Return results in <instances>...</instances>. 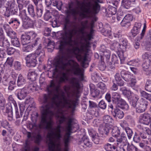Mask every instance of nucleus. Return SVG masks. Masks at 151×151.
Wrapping results in <instances>:
<instances>
[{
  "label": "nucleus",
  "instance_id": "62",
  "mask_svg": "<svg viewBox=\"0 0 151 151\" xmlns=\"http://www.w3.org/2000/svg\"><path fill=\"white\" fill-rule=\"evenodd\" d=\"M13 61V60L12 58H7L6 62L10 67H12V66Z\"/></svg>",
  "mask_w": 151,
  "mask_h": 151
},
{
  "label": "nucleus",
  "instance_id": "16",
  "mask_svg": "<svg viewBox=\"0 0 151 151\" xmlns=\"http://www.w3.org/2000/svg\"><path fill=\"white\" fill-rule=\"evenodd\" d=\"M112 114L115 118H118L121 119L124 116V114L123 111L118 108H115L114 110L111 111Z\"/></svg>",
  "mask_w": 151,
  "mask_h": 151
},
{
  "label": "nucleus",
  "instance_id": "11",
  "mask_svg": "<svg viewBox=\"0 0 151 151\" xmlns=\"http://www.w3.org/2000/svg\"><path fill=\"white\" fill-rule=\"evenodd\" d=\"M133 19V16L130 14H127L123 18L121 24L123 27H128L131 25L130 22Z\"/></svg>",
  "mask_w": 151,
  "mask_h": 151
},
{
  "label": "nucleus",
  "instance_id": "17",
  "mask_svg": "<svg viewBox=\"0 0 151 151\" xmlns=\"http://www.w3.org/2000/svg\"><path fill=\"white\" fill-rule=\"evenodd\" d=\"M150 61L147 60L142 64L143 70L145 72V74L148 75L151 73V71L150 70Z\"/></svg>",
  "mask_w": 151,
  "mask_h": 151
},
{
  "label": "nucleus",
  "instance_id": "61",
  "mask_svg": "<svg viewBox=\"0 0 151 151\" xmlns=\"http://www.w3.org/2000/svg\"><path fill=\"white\" fill-rule=\"evenodd\" d=\"M43 21L41 19H39L35 22V26L37 28H40L41 27Z\"/></svg>",
  "mask_w": 151,
  "mask_h": 151
},
{
  "label": "nucleus",
  "instance_id": "28",
  "mask_svg": "<svg viewBox=\"0 0 151 151\" xmlns=\"http://www.w3.org/2000/svg\"><path fill=\"white\" fill-rule=\"evenodd\" d=\"M28 12L29 14L32 17H34L36 16L35 12L34 6L32 4H29L27 7Z\"/></svg>",
  "mask_w": 151,
  "mask_h": 151
},
{
  "label": "nucleus",
  "instance_id": "40",
  "mask_svg": "<svg viewBox=\"0 0 151 151\" xmlns=\"http://www.w3.org/2000/svg\"><path fill=\"white\" fill-rule=\"evenodd\" d=\"M145 90L148 92H151V81L147 80L145 87Z\"/></svg>",
  "mask_w": 151,
  "mask_h": 151
},
{
  "label": "nucleus",
  "instance_id": "26",
  "mask_svg": "<svg viewBox=\"0 0 151 151\" xmlns=\"http://www.w3.org/2000/svg\"><path fill=\"white\" fill-rule=\"evenodd\" d=\"M43 7L42 4H40L38 6L36 7V14L37 17H40L42 15Z\"/></svg>",
  "mask_w": 151,
  "mask_h": 151
},
{
  "label": "nucleus",
  "instance_id": "52",
  "mask_svg": "<svg viewBox=\"0 0 151 151\" xmlns=\"http://www.w3.org/2000/svg\"><path fill=\"white\" fill-rule=\"evenodd\" d=\"M150 117L148 114H145L142 116L141 121H143L144 122H148L150 120Z\"/></svg>",
  "mask_w": 151,
  "mask_h": 151
},
{
  "label": "nucleus",
  "instance_id": "7",
  "mask_svg": "<svg viewBox=\"0 0 151 151\" xmlns=\"http://www.w3.org/2000/svg\"><path fill=\"white\" fill-rule=\"evenodd\" d=\"M6 8L4 15L5 17H9L11 15L16 14L18 11L17 5L14 2H7L5 6Z\"/></svg>",
  "mask_w": 151,
  "mask_h": 151
},
{
  "label": "nucleus",
  "instance_id": "23",
  "mask_svg": "<svg viewBox=\"0 0 151 151\" xmlns=\"http://www.w3.org/2000/svg\"><path fill=\"white\" fill-rule=\"evenodd\" d=\"M116 104L118 105L119 107L122 109L127 110L129 109V107L128 104L123 99H122Z\"/></svg>",
  "mask_w": 151,
  "mask_h": 151
},
{
  "label": "nucleus",
  "instance_id": "31",
  "mask_svg": "<svg viewBox=\"0 0 151 151\" xmlns=\"http://www.w3.org/2000/svg\"><path fill=\"white\" fill-rule=\"evenodd\" d=\"M2 110H4V112H5L6 113H11L12 114V104L11 103H9L7 104L6 105V107H4L2 108Z\"/></svg>",
  "mask_w": 151,
  "mask_h": 151
},
{
  "label": "nucleus",
  "instance_id": "2",
  "mask_svg": "<svg viewBox=\"0 0 151 151\" xmlns=\"http://www.w3.org/2000/svg\"><path fill=\"white\" fill-rule=\"evenodd\" d=\"M50 95L53 96L50 99L49 96L45 94L43 96L41 106V119L39 127L42 129L49 130L46 137V142L47 144H61L62 137L61 126L58 125L53 129L52 126L54 122L52 120L54 115L53 110L56 108H65L70 109L72 112L75 110L77 102L70 99L69 95L66 97L63 92L60 94V86H56L52 81L47 88Z\"/></svg>",
  "mask_w": 151,
  "mask_h": 151
},
{
  "label": "nucleus",
  "instance_id": "48",
  "mask_svg": "<svg viewBox=\"0 0 151 151\" xmlns=\"http://www.w3.org/2000/svg\"><path fill=\"white\" fill-rule=\"evenodd\" d=\"M15 84V81H11L9 82V86L8 87V89L11 91L15 88V86L14 85Z\"/></svg>",
  "mask_w": 151,
  "mask_h": 151
},
{
  "label": "nucleus",
  "instance_id": "42",
  "mask_svg": "<svg viewBox=\"0 0 151 151\" xmlns=\"http://www.w3.org/2000/svg\"><path fill=\"white\" fill-rule=\"evenodd\" d=\"M125 130L127 134L128 139H131L133 134V132L132 130L129 127H127L125 128Z\"/></svg>",
  "mask_w": 151,
  "mask_h": 151
},
{
  "label": "nucleus",
  "instance_id": "58",
  "mask_svg": "<svg viewBox=\"0 0 151 151\" xmlns=\"http://www.w3.org/2000/svg\"><path fill=\"white\" fill-rule=\"evenodd\" d=\"M112 145L107 143L104 145V148L106 151H111Z\"/></svg>",
  "mask_w": 151,
  "mask_h": 151
},
{
  "label": "nucleus",
  "instance_id": "29",
  "mask_svg": "<svg viewBox=\"0 0 151 151\" xmlns=\"http://www.w3.org/2000/svg\"><path fill=\"white\" fill-rule=\"evenodd\" d=\"M115 79L116 83L120 86H123L124 82L122 80L121 77L120 76L119 73H117L115 76Z\"/></svg>",
  "mask_w": 151,
  "mask_h": 151
},
{
  "label": "nucleus",
  "instance_id": "45",
  "mask_svg": "<svg viewBox=\"0 0 151 151\" xmlns=\"http://www.w3.org/2000/svg\"><path fill=\"white\" fill-rule=\"evenodd\" d=\"M14 67L15 70H19L21 69V65L20 62L18 61H15L14 63Z\"/></svg>",
  "mask_w": 151,
  "mask_h": 151
},
{
  "label": "nucleus",
  "instance_id": "19",
  "mask_svg": "<svg viewBox=\"0 0 151 151\" xmlns=\"http://www.w3.org/2000/svg\"><path fill=\"white\" fill-rule=\"evenodd\" d=\"M121 75L122 78L126 81L129 82L133 78L132 75L126 72L125 70L121 71Z\"/></svg>",
  "mask_w": 151,
  "mask_h": 151
},
{
  "label": "nucleus",
  "instance_id": "41",
  "mask_svg": "<svg viewBox=\"0 0 151 151\" xmlns=\"http://www.w3.org/2000/svg\"><path fill=\"white\" fill-rule=\"evenodd\" d=\"M6 52L9 55H11L13 54L15 52L16 50L12 47H8L6 48Z\"/></svg>",
  "mask_w": 151,
  "mask_h": 151
},
{
  "label": "nucleus",
  "instance_id": "33",
  "mask_svg": "<svg viewBox=\"0 0 151 151\" xmlns=\"http://www.w3.org/2000/svg\"><path fill=\"white\" fill-rule=\"evenodd\" d=\"M37 76V74L35 72H29L28 74V78L31 81H35Z\"/></svg>",
  "mask_w": 151,
  "mask_h": 151
},
{
  "label": "nucleus",
  "instance_id": "1",
  "mask_svg": "<svg viewBox=\"0 0 151 151\" xmlns=\"http://www.w3.org/2000/svg\"><path fill=\"white\" fill-rule=\"evenodd\" d=\"M99 2V0H88L86 2L85 0L80 1L76 0V2L78 6L76 9L73 8V2L69 3L65 11L66 17L64 22L63 31L58 32L55 34L58 39L63 41H61L59 46L60 54L55 60V68L53 70L52 76L57 77L59 74L58 81L60 84L68 81L73 89L71 90L72 96L77 99L79 98L81 95L79 79L74 77L69 78L66 73L60 71L59 70L70 71L74 75L80 76L83 78V71L79 65L73 60H69L70 57V55L65 53L64 51L71 50L76 55V58L81 62L82 66L85 67L87 60V48L90 47L91 44L85 39V42L82 43L79 48L78 42L73 40V37L77 34L78 31L75 29L71 28L73 26L75 27V25H73V22L70 21V18L72 17L76 21L78 19V15L80 17L78 18L79 20L80 18L83 19L85 18L87 15L98 13L100 9Z\"/></svg>",
  "mask_w": 151,
  "mask_h": 151
},
{
  "label": "nucleus",
  "instance_id": "34",
  "mask_svg": "<svg viewBox=\"0 0 151 151\" xmlns=\"http://www.w3.org/2000/svg\"><path fill=\"white\" fill-rule=\"evenodd\" d=\"M19 16L22 18V21H25V20L27 19L26 11L25 9L19 11Z\"/></svg>",
  "mask_w": 151,
  "mask_h": 151
},
{
  "label": "nucleus",
  "instance_id": "60",
  "mask_svg": "<svg viewBox=\"0 0 151 151\" xmlns=\"http://www.w3.org/2000/svg\"><path fill=\"white\" fill-rule=\"evenodd\" d=\"M92 140L94 143L96 144H98L99 143V139L98 135H96L95 137L92 138Z\"/></svg>",
  "mask_w": 151,
  "mask_h": 151
},
{
  "label": "nucleus",
  "instance_id": "63",
  "mask_svg": "<svg viewBox=\"0 0 151 151\" xmlns=\"http://www.w3.org/2000/svg\"><path fill=\"white\" fill-rule=\"evenodd\" d=\"M5 104V99L4 97L0 99V107L3 108L4 107Z\"/></svg>",
  "mask_w": 151,
  "mask_h": 151
},
{
  "label": "nucleus",
  "instance_id": "14",
  "mask_svg": "<svg viewBox=\"0 0 151 151\" xmlns=\"http://www.w3.org/2000/svg\"><path fill=\"white\" fill-rule=\"evenodd\" d=\"M119 0H117L116 1L112 3L113 6H110L109 7V14L112 15H114L116 12V8L119 6Z\"/></svg>",
  "mask_w": 151,
  "mask_h": 151
},
{
  "label": "nucleus",
  "instance_id": "44",
  "mask_svg": "<svg viewBox=\"0 0 151 151\" xmlns=\"http://www.w3.org/2000/svg\"><path fill=\"white\" fill-rule=\"evenodd\" d=\"M147 124L146 122L142 123L138 125L137 127L139 129L142 130L143 132H145V131L146 130V129L147 128Z\"/></svg>",
  "mask_w": 151,
  "mask_h": 151
},
{
  "label": "nucleus",
  "instance_id": "49",
  "mask_svg": "<svg viewBox=\"0 0 151 151\" xmlns=\"http://www.w3.org/2000/svg\"><path fill=\"white\" fill-rule=\"evenodd\" d=\"M37 86L36 83H32L30 84L29 88L31 91H37Z\"/></svg>",
  "mask_w": 151,
  "mask_h": 151
},
{
  "label": "nucleus",
  "instance_id": "18",
  "mask_svg": "<svg viewBox=\"0 0 151 151\" xmlns=\"http://www.w3.org/2000/svg\"><path fill=\"white\" fill-rule=\"evenodd\" d=\"M4 28L5 30L7 35L12 39L15 37L16 33L13 31L8 25L4 26Z\"/></svg>",
  "mask_w": 151,
  "mask_h": 151
},
{
  "label": "nucleus",
  "instance_id": "39",
  "mask_svg": "<svg viewBox=\"0 0 151 151\" xmlns=\"http://www.w3.org/2000/svg\"><path fill=\"white\" fill-rule=\"evenodd\" d=\"M139 31L137 28L133 27L130 33V37H134L139 33Z\"/></svg>",
  "mask_w": 151,
  "mask_h": 151
},
{
  "label": "nucleus",
  "instance_id": "30",
  "mask_svg": "<svg viewBox=\"0 0 151 151\" xmlns=\"http://www.w3.org/2000/svg\"><path fill=\"white\" fill-rule=\"evenodd\" d=\"M39 148L38 147H35L33 150H32L30 148L28 142L26 141L25 144L23 151H39Z\"/></svg>",
  "mask_w": 151,
  "mask_h": 151
},
{
  "label": "nucleus",
  "instance_id": "51",
  "mask_svg": "<svg viewBox=\"0 0 151 151\" xmlns=\"http://www.w3.org/2000/svg\"><path fill=\"white\" fill-rule=\"evenodd\" d=\"M51 14L49 11L47 10L44 15V19L46 21L48 20L51 18Z\"/></svg>",
  "mask_w": 151,
  "mask_h": 151
},
{
  "label": "nucleus",
  "instance_id": "8",
  "mask_svg": "<svg viewBox=\"0 0 151 151\" xmlns=\"http://www.w3.org/2000/svg\"><path fill=\"white\" fill-rule=\"evenodd\" d=\"M119 144H121V145L126 146L127 145V151H139L138 148L133 144H130L128 142L127 137H123L119 140Z\"/></svg>",
  "mask_w": 151,
  "mask_h": 151
},
{
  "label": "nucleus",
  "instance_id": "22",
  "mask_svg": "<svg viewBox=\"0 0 151 151\" xmlns=\"http://www.w3.org/2000/svg\"><path fill=\"white\" fill-rule=\"evenodd\" d=\"M112 96V101L115 104L118 103V102L122 99L121 98L119 94L117 93H113Z\"/></svg>",
  "mask_w": 151,
  "mask_h": 151
},
{
  "label": "nucleus",
  "instance_id": "59",
  "mask_svg": "<svg viewBox=\"0 0 151 151\" xmlns=\"http://www.w3.org/2000/svg\"><path fill=\"white\" fill-rule=\"evenodd\" d=\"M149 36L147 37L146 43L148 45H151V29L149 32Z\"/></svg>",
  "mask_w": 151,
  "mask_h": 151
},
{
  "label": "nucleus",
  "instance_id": "4",
  "mask_svg": "<svg viewBox=\"0 0 151 151\" xmlns=\"http://www.w3.org/2000/svg\"><path fill=\"white\" fill-rule=\"evenodd\" d=\"M41 45V44H39L35 53L29 54L25 57L27 66L29 68L35 67L37 64L36 58L38 56L39 57L38 60L40 64L42 62L45 56V52L44 50L42 49Z\"/></svg>",
  "mask_w": 151,
  "mask_h": 151
},
{
  "label": "nucleus",
  "instance_id": "55",
  "mask_svg": "<svg viewBox=\"0 0 151 151\" xmlns=\"http://www.w3.org/2000/svg\"><path fill=\"white\" fill-rule=\"evenodd\" d=\"M8 100L9 103H11L12 104H13L14 106L15 107L17 106V104L16 101L14 100L12 95H10L8 98Z\"/></svg>",
  "mask_w": 151,
  "mask_h": 151
},
{
  "label": "nucleus",
  "instance_id": "38",
  "mask_svg": "<svg viewBox=\"0 0 151 151\" xmlns=\"http://www.w3.org/2000/svg\"><path fill=\"white\" fill-rule=\"evenodd\" d=\"M140 60L137 59V60H131L127 63V64L129 65H131L134 66H138L139 65Z\"/></svg>",
  "mask_w": 151,
  "mask_h": 151
},
{
  "label": "nucleus",
  "instance_id": "13",
  "mask_svg": "<svg viewBox=\"0 0 151 151\" xmlns=\"http://www.w3.org/2000/svg\"><path fill=\"white\" fill-rule=\"evenodd\" d=\"M28 93L27 90L24 88L17 90L15 93V94L17 95L18 98L20 100L24 99L27 96Z\"/></svg>",
  "mask_w": 151,
  "mask_h": 151
},
{
  "label": "nucleus",
  "instance_id": "46",
  "mask_svg": "<svg viewBox=\"0 0 151 151\" xmlns=\"http://www.w3.org/2000/svg\"><path fill=\"white\" fill-rule=\"evenodd\" d=\"M98 87L101 89L102 92H104L106 91V88L105 84L102 82L99 83L97 85Z\"/></svg>",
  "mask_w": 151,
  "mask_h": 151
},
{
  "label": "nucleus",
  "instance_id": "36",
  "mask_svg": "<svg viewBox=\"0 0 151 151\" xmlns=\"http://www.w3.org/2000/svg\"><path fill=\"white\" fill-rule=\"evenodd\" d=\"M131 4V1L129 0H122V6L126 9H128Z\"/></svg>",
  "mask_w": 151,
  "mask_h": 151
},
{
  "label": "nucleus",
  "instance_id": "53",
  "mask_svg": "<svg viewBox=\"0 0 151 151\" xmlns=\"http://www.w3.org/2000/svg\"><path fill=\"white\" fill-rule=\"evenodd\" d=\"M88 132L90 136L92 137V138L95 137L96 135H98L96 132L93 129H89Z\"/></svg>",
  "mask_w": 151,
  "mask_h": 151
},
{
  "label": "nucleus",
  "instance_id": "50",
  "mask_svg": "<svg viewBox=\"0 0 151 151\" xmlns=\"http://www.w3.org/2000/svg\"><path fill=\"white\" fill-rule=\"evenodd\" d=\"M146 28V23H145L143 29L142 31V33L140 34V36L138 37V40L140 41L142 40L144 37L145 32V29Z\"/></svg>",
  "mask_w": 151,
  "mask_h": 151
},
{
  "label": "nucleus",
  "instance_id": "12",
  "mask_svg": "<svg viewBox=\"0 0 151 151\" xmlns=\"http://www.w3.org/2000/svg\"><path fill=\"white\" fill-rule=\"evenodd\" d=\"M0 46L6 48L10 46V43L4 34L0 32Z\"/></svg>",
  "mask_w": 151,
  "mask_h": 151
},
{
  "label": "nucleus",
  "instance_id": "24",
  "mask_svg": "<svg viewBox=\"0 0 151 151\" xmlns=\"http://www.w3.org/2000/svg\"><path fill=\"white\" fill-rule=\"evenodd\" d=\"M110 44V47L112 50H114L116 51H118L120 52H121L119 47V44L118 42H111Z\"/></svg>",
  "mask_w": 151,
  "mask_h": 151
},
{
  "label": "nucleus",
  "instance_id": "6",
  "mask_svg": "<svg viewBox=\"0 0 151 151\" xmlns=\"http://www.w3.org/2000/svg\"><path fill=\"white\" fill-rule=\"evenodd\" d=\"M103 121L104 123H105V125H101L99 128V130L100 134L102 135H108L111 129L109 127H107V124L113 123L114 120L111 116L107 115L103 117Z\"/></svg>",
  "mask_w": 151,
  "mask_h": 151
},
{
  "label": "nucleus",
  "instance_id": "57",
  "mask_svg": "<svg viewBox=\"0 0 151 151\" xmlns=\"http://www.w3.org/2000/svg\"><path fill=\"white\" fill-rule=\"evenodd\" d=\"M130 81L131 82L129 83V85L134 89V87L136 83V79L133 78Z\"/></svg>",
  "mask_w": 151,
  "mask_h": 151
},
{
  "label": "nucleus",
  "instance_id": "43",
  "mask_svg": "<svg viewBox=\"0 0 151 151\" xmlns=\"http://www.w3.org/2000/svg\"><path fill=\"white\" fill-rule=\"evenodd\" d=\"M99 91L97 89H92L91 90V95L92 97L96 98L100 97L99 96Z\"/></svg>",
  "mask_w": 151,
  "mask_h": 151
},
{
  "label": "nucleus",
  "instance_id": "15",
  "mask_svg": "<svg viewBox=\"0 0 151 151\" xmlns=\"http://www.w3.org/2000/svg\"><path fill=\"white\" fill-rule=\"evenodd\" d=\"M119 47L121 52H123L126 51L127 46V41L125 38H121L119 39Z\"/></svg>",
  "mask_w": 151,
  "mask_h": 151
},
{
  "label": "nucleus",
  "instance_id": "37",
  "mask_svg": "<svg viewBox=\"0 0 151 151\" xmlns=\"http://www.w3.org/2000/svg\"><path fill=\"white\" fill-rule=\"evenodd\" d=\"M141 134H139V132H135L133 137V140L136 143L139 142L141 139Z\"/></svg>",
  "mask_w": 151,
  "mask_h": 151
},
{
  "label": "nucleus",
  "instance_id": "25",
  "mask_svg": "<svg viewBox=\"0 0 151 151\" xmlns=\"http://www.w3.org/2000/svg\"><path fill=\"white\" fill-rule=\"evenodd\" d=\"M26 82V79L21 74H20L18 77L17 81V85L18 86H22L25 84Z\"/></svg>",
  "mask_w": 151,
  "mask_h": 151
},
{
  "label": "nucleus",
  "instance_id": "20",
  "mask_svg": "<svg viewBox=\"0 0 151 151\" xmlns=\"http://www.w3.org/2000/svg\"><path fill=\"white\" fill-rule=\"evenodd\" d=\"M21 43L23 45H26L30 42V37L27 34L22 35L21 37Z\"/></svg>",
  "mask_w": 151,
  "mask_h": 151
},
{
  "label": "nucleus",
  "instance_id": "3",
  "mask_svg": "<svg viewBox=\"0 0 151 151\" xmlns=\"http://www.w3.org/2000/svg\"><path fill=\"white\" fill-rule=\"evenodd\" d=\"M67 114V112L64 113L63 112H61V115L59 116L60 118L59 119V123L60 124L65 122V129L66 132L65 133L63 138L65 145V147L68 146L70 142V135L74 128V127L72 124L73 119V118L69 116L67 117L65 116V114Z\"/></svg>",
  "mask_w": 151,
  "mask_h": 151
},
{
  "label": "nucleus",
  "instance_id": "5",
  "mask_svg": "<svg viewBox=\"0 0 151 151\" xmlns=\"http://www.w3.org/2000/svg\"><path fill=\"white\" fill-rule=\"evenodd\" d=\"M139 99L138 96L135 95L132 101L131 106L135 108L137 112L141 113L146 109L148 102L143 99H141L138 101Z\"/></svg>",
  "mask_w": 151,
  "mask_h": 151
},
{
  "label": "nucleus",
  "instance_id": "27",
  "mask_svg": "<svg viewBox=\"0 0 151 151\" xmlns=\"http://www.w3.org/2000/svg\"><path fill=\"white\" fill-rule=\"evenodd\" d=\"M35 142L37 144L39 145L43 139V137L40 133L35 134L33 137Z\"/></svg>",
  "mask_w": 151,
  "mask_h": 151
},
{
  "label": "nucleus",
  "instance_id": "10",
  "mask_svg": "<svg viewBox=\"0 0 151 151\" xmlns=\"http://www.w3.org/2000/svg\"><path fill=\"white\" fill-rule=\"evenodd\" d=\"M118 57L115 54H113L111 57V61L115 63H118L120 62L122 64L125 60V57L124 56L123 52H120L118 54Z\"/></svg>",
  "mask_w": 151,
  "mask_h": 151
},
{
  "label": "nucleus",
  "instance_id": "35",
  "mask_svg": "<svg viewBox=\"0 0 151 151\" xmlns=\"http://www.w3.org/2000/svg\"><path fill=\"white\" fill-rule=\"evenodd\" d=\"M11 43L13 45L16 47H19L20 45L19 39L16 37L12 39Z\"/></svg>",
  "mask_w": 151,
  "mask_h": 151
},
{
  "label": "nucleus",
  "instance_id": "47",
  "mask_svg": "<svg viewBox=\"0 0 151 151\" xmlns=\"http://www.w3.org/2000/svg\"><path fill=\"white\" fill-rule=\"evenodd\" d=\"M33 46L31 45H29L23 47L22 48V51L24 52H29L32 51Z\"/></svg>",
  "mask_w": 151,
  "mask_h": 151
},
{
  "label": "nucleus",
  "instance_id": "56",
  "mask_svg": "<svg viewBox=\"0 0 151 151\" xmlns=\"http://www.w3.org/2000/svg\"><path fill=\"white\" fill-rule=\"evenodd\" d=\"M6 55V50L4 49L0 48V58H4Z\"/></svg>",
  "mask_w": 151,
  "mask_h": 151
},
{
  "label": "nucleus",
  "instance_id": "54",
  "mask_svg": "<svg viewBox=\"0 0 151 151\" xmlns=\"http://www.w3.org/2000/svg\"><path fill=\"white\" fill-rule=\"evenodd\" d=\"M99 106L100 108L102 109H105L106 108V105L104 101L101 100L99 102Z\"/></svg>",
  "mask_w": 151,
  "mask_h": 151
},
{
  "label": "nucleus",
  "instance_id": "64",
  "mask_svg": "<svg viewBox=\"0 0 151 151\" xmlns=\"http://www.w3.org/2000/svg\"><path fill=\"white\" fill-rule=\"evenodd\" d=\"M101 54L102 55L105 56L107 59H109L110 53L109 50H108L104 52L103 54H102V53Z\"/></svg>",
  "mask_w": 151,
  "mask_h": 151
},
{
  "label": "nucleus",
  "instance_id": "9",
  "mask_svg": "<svg viewBox=\"0 0 151 151\" xmlns=\"http://www.w3.org/2000/svg\"><path fill=\"white\" fill-rule=\"evenodd\" d=\"M111 130V134L113 137H116V145H121V144H119V140L122 138L123 137H126L124 136L123 134H122L121 136L119 135L120 134V131L118 128L117 127H114L112 129L110 128Z\"/></svg>",
  "mask_w": 151,
  "mask_h": 151
},
{
  "label": "nucleus",
  "instance_id": "32",
  "mask_svg": "<svg viewBox=\"0 0 151 151\" xmlns=\"http://www.w3.org/2000/svg\"><path fill=\"white\" fill-rule=\"evenodd\" d=\"M81 144L83 147L85 148L86 147H91L92 146V143L89 141L88 139L86 138L81 142Z\"/></svg>",
  "mask_w": 151,
  "mask_h": 151
},
{
  "label": "nucleus",
  "instance_id": "21",
  "mask_svg": "<svg viewBox=\"0 0 151 151\" xmlns=\"http://www.w3.org/2000/svg\"><path fill=\"white\" fill-rule=\"evenodd\" d=\"M120 90L128 99L131 98L133 93L130 91L126 89L125 87L121 88L120 89Z\"/></svg>",
  "mask_w": 151,
  "mask_h": 151
}]
</instances>
